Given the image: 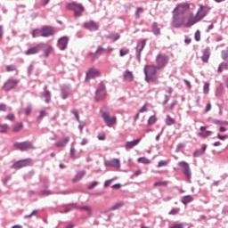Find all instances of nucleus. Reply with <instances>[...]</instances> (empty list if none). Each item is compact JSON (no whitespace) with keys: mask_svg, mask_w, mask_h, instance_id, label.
<instances>
[{"mask_svg":"<svg viewBox=\"0 0 228 228\" xmlns=\"http://www.w3.org/2000/svg\"><path fill=\"white\" fill-rule=\"evenodd\" d=\"M43 117H47V112L45 110H41L40 111V115L39 117L37 118L38 120H42V118Z\"/></svg>","mask_w":228,"mask_h":228,"instance_id":"nucleus-50","label":"nucleus"},{"mask_svg":"<svg viewBox=\"0 0 228 228\" xmlns=\"http://www.w3.org/2000/svg\"><path fill=\"white\" fill-rule=\"evenodd\" d=\"M190 10V4L188 3H181L176 5V7L173 11V20L175 19H179V15H184L186 12Z\"/></svg>","mask_w":228,"mask_h":228,"instance_id":"nucleus-3","label":"nucleus"},{"mask_svg":"<svg viewBox=\"0 0 228 228\" xmlns=\"http://www.w3.org/2000/svg\"><path fill=\"white\" fill-rule=\"evenodd\" d=\"M39 195H40V197H42V196H44V195H51V191H45V190H44V191H42L39 192Z\"/></svg>","mask_w":228,"mask_h":228,"instance_id":"nucleus-55","label":"nucleus"},{"mask_svg":"<svg viewBox=\"0 0 228 228\" xmlns=\"http://www.w3.org/2000/svg\"><path fill=\"white\" fill-rule=\"evenodd\" d=\"M14 147L19 151H29V149H35V146L28 142H14Z\"/></svg>","mask_w":228,"mask_h":228,"instance_id":"nucleus-7","label":"nucleus"},{"mask_svg":"<svg viewBox=\"0 0 228 228\" xmlns=\"http://www.w3.org/2000/svg\"><path fill=\"white\" fill-rule=\"evenodd\" d=\"M31 165V159H25L20 161L15 162L12 168L19 169V168H24V167H29Z\"/></svg>","mask_w":228,"mask_h":228,"instance_id":"nucleus-9","label":"nucleus"},{"mask_svg":"<svg viewBox=\"0 0 228 228\" xmlns=\"http://www.w3.org/2000/svg\"><path fill=\"white\" fill-rule=\"evenodd\" d=\"M147 44V40L142 39L136 46V56L138 60H140L142 56V51L145 48V45Z\"/></svg>","mask_w":228,"mask_h":228,"instance_id":"nucleus-14","label":"nucleus"},{"mask_svg":"<svg viewBox=\"0 0 228 228\" xmlns=\"http://www.w3.org/2000/svg\"><path fill=\"white\" fill-rule=\"evenodd\" d=\"M17 85H19V80L9 79L4 83L3 88L5 90V92H10V90L16 88Z\"/></svg>","mask_w":228,"mask_h":228,"instance_id":"nucleus-10","label":"nucleus"},{"mask_svg":"<svg viewBox=\"0 0 228 228\" xmlns=\"http://www.w3.org/2000/svg\"><path fill=\"white\" fill-rule=\"evenodd\" d=\"M102 118L108 127H111L114 124H117V117L110 116L109 112H103Z\"/></svg>","mask_w":228,"mask_h":228,"instance_id":"nucleus-8","label":"nucleus"},{"mask_svg":"<svg viewBox=\"0 0 228 228\" xmlns=\"http://www.w3.org/2000/svg\"><path fill=\"white\" fill-rule=\"evenodd\" d=\"M182 202L186 206V204L193 202V197H191V195H186L182 199Z\"/></svg>","mask_w":228,"mask_h":228,"instance_id":"nucleus-29","label":"nucleus"},{"mask_svg":"<svg viewBox=\"0 0 228 228\" xmlns=\"http://www.w3.org/2000/svg\"><path fill=\"white\" fill-rule=\"evenodd\" d=\"M209 10H211V8H209V6L208 5H200V9L198 10L196 15V19H198V22H200V20H202L203 17H206L208 15V13H209Z\"/></svg>","mask_w":228,"mask_h":228,"instance_id":"nucleus-6","label":"nucleus"},{"mask_svg":"<svg viewBox=\"0 0 228 228\" xmlns=\"http://www.w3.org/2000/svg\"><path fill=\"white\" fill-rule=\"evenodd\" d=\"M143 12V7H138L135 12L136 19H140V14Z\"/></svg>","mask_w":228,"mask_h":228,"instance_id":"nucleus-43","label":"nucleus"},{"mask_svg":"<svg viewBox=\"0 0 228 228\" xmlns=\"http://www.w3.org/2000/svg\"><path fill=\"white\" fill-rule=\"evenodd\" d=\"M0 133H8V125L7 124H0Z\"/></svg>","mask_w":228,"mask_h":228,"instance_id":"nucleus-41","label":"nucleus"},{"mask_svg":"<svg viewBox=\"0 0 228 228\" xmlns=\"http://www.w3.org/2000/svg\"><path fill=\"white\" fill-rule=\"evenodd\" d=\"M221 56L223 58V60H227L228 59V52L226 50H223L221 52Z\"/></svg>","mask_w":228,"mask_h":228,"instance_id":"nucleus-47","label":"nucleus"},{"mask_svg":"<svg viewBox=\"0 0 228 228\" xmlns=\"http://www.w3.org/2000/svg\"><path fill=\"white\" fill-rule=\"evenodd\" d=\"M44 47L43 44H39L37 46H33L30 49H28L27 52H25V54L27 56H31L33 54H37V53H40V49Z\"/></svg>","mask_w":228,"mask_h":228,"instance_id":"nucleus-13","label":"nucleus"},{"mask_svg":"<svg viewBox=\"0 0 228 228\" xmlns=\"http://www.w3.org/2000/svg\"><path fill=\"white\" fill-rule=\"evenodd\" d=\"M80 209L82 211H86V213H88V216H92V208L86 206V207H80Z\"/></svg>","mask_w":228,"mask_h":228,"instance_id":"nucleus-37","label":"nucleus"},{"mask_svg":"<svg viewBox=\"0 0 228 228\" xmlns=\"http://www.w3.org/2000/svg\"><path fill=\"white\" fill-rule=\"evenodd\" d=\"M44 56L47 58L51 53H53V46L51 45H44Z\"/></svg>","mask_w":228,"mask_h":228,"instance_id":"nucleus-23","label":"nucleus"},{"mask_svg":"<svg viewBox=\"0 0 228 228\" xmlns=\"http://www.w3.org/2000/svg\"><path fill=\"white\" fill-rule=\"evenodd\" d=\"M157 120L158 118H156V116L150 117V118L148 119V126H152V124H156Z\"/></svg>","mask_w":228,"mask_h":228,"instance_id":"nucleus-40","label":"nucleus"},{"mask_svg":"<svg viewBox=\"0 0 228 228\" xmlns=\"http://www.w3.org/2000/svg\"><path fill=\"white\" fill-rule=\"evenodd\" d=\"M0 111H6V104L4 103L0 104Z\"/></svg>","mask_w":228,"mask_h":228,"instance_id":"nucleus-63","label":"nucleus"},{"mask_svg":"<svg viewBox=\"0 0 228 228\" xmlns=\"http://www.w3.org/2000/svg\"><path fill=\"white\" fill-rule=\"evenodd\" d=\"M69 206L73 209H81V207L77 206V204H76V203H71V204H69Z\"/></svg>","mask_w":228,"mask_h":228,"instance_id":"nucleus-59","label":"nucleus"},{"mask_svg":"<svg viewBox=\"0 0 228 228\" xmlns=\"http://www.w3.org/2000/svg\"><path fill=\"white\" fill-rule=\"evenodd\" d=\"M167 182H157L154 183V186H167Z\"/></svg>","mask_w":228,"mask_h":228,"instance_id":"nucleus-52","label":"nucleus"},{"mask_svg":"<svg viewBox=\"0 0 228 228\" xmlns=\"http://www.w3.org/2000/svg\"><path fill=\"white\" fill-rule=\"evenodd\" d=\"M138 163H142V165H150L151 160L145 157L139 158L137 159Z\"/></svg>","mask_w":228,"mask_h":228,"instance_id":"nucleus-32","label":"nucleus"},{"mask_svg":"<svg viewBox=\"0 0 228 228\" xmlns=\"http://www.w3.org/2000/svg\"><path fill=\"white\" fill-rule=\"evenodd\" d=\"M69 91L62 92V99H67V97H69Z\"/></svg>","mask_w":228,"mask_h":228,"instance_id":"nucleus-60","label":"nucleus"},{"mask_svg":"<svg viewBox=\"0 0 228 228\" xmlns=\"http://www.w3.org/2000/svg\"><path fill=\"white\" fill-rule=\"evenodd\" d=\"M104 97H106L105 91H96L95 101H102Z\"/></svg>","mask_w":228,"mask_h":228,"instance_id":"nucleus-27","label":"nucleus"},{"mask_svg":"<svg viewBox=\"0 0 228 228\" xmlns=\"http://www.w3.org/2000/svg\"><path fill=\"white\" fill-rule=\"evenodd\" d=\"M126 54H129V49L128 48H122L119 50V55L121 57L126 56Z\"/></svg>","mask_w":228,"mask_h":228,"instance_id":"nucleus-38","label":"nucleus"},{"mask_svg":"<svg viewBox=\"0 0 228 228\" xmlns=\"http://www.w3.org/2000/svg\"><path fill=\"white\" fill-rule=\"evenodd\" d=\"M97 184H99L98 182H94L92 184H90L88 186V190H94V188H95V186H97Z\"/></svg>","mask_w":228,"mask_h":228,"instance_id":"nucleus-58","label":"nucleus"},{"mask_svg":"<svg viewBox=\"0 0 228 228\" xmlns=\"http://www.w3.org/2000/svg\"><path fill=\"white\" fill-rule=\"evenodd\" d=\"M41 35H42V30L40 29H35L32 31L33 38H37V37H41Z\"/></svg>","mask_w":228,"mask_h":228,"instance_id":"nucleus-39","label":"nucleus"},{"mask_svg":"<svg viewBox=\"0 0 228 228\" xmlns=\"http://www.w3.org/2000/svg\"><path fill=\"white\" fill-rule=\"evenodd\" d=\"M69 143V137H62L61 141L55 142V147H65Z\"/></svg>","mask_w":228,"mask_h":228,"instance_id":"nucleus-22","label":"nucleus"},{"mask_svg":"<svg viewBox=\"0 0 228 228\" xmlns=\"http://www.w3.org/2000/svg\"><path fill=\"white\" fill-rule=\"evenodd\" d=\"M167 165H168V162H167L165 160H161L158 164V168H161V167H167Z\"/></svg>","mask_w":228,"mask_h":228,"instance_id":"nucleus-49","label":"nucleus"},{"mask_svg":"<svg viewBox=\"0 0 228 228\" xmlns=\"http://www.w3.org/2000/svg\"><path fill=\"white\" fill-rule=\"evenodd\" d=\"M54 35V28L52 27H44L41 29L40 37H53Z\"/></svg>","mask_w":228,"mask_h":228,"instance_id":"nucleus-15","label":"nucleus"},{"mask_svg":"<svg viewBox=\"0 0 228 228\" xmlns=\"http://www.w3.org/2000/svg\"><path fill=\"white\" fill-rule=\"evenodd\" d=\"M124 79L125 81H129V82L133 81V79H134V76L133 75V72L126 69L124 73Z\"/></svg>","mask_w":228,"mask_h":228,"instance_id":"nucleus-21","label":"nucleus"},{"mask_svg":"<svg viewBox=\"0 0 228 228\" xmlns=\"http://www.w3.org/2000/svg\"><path fill=\"white\" fill-rule=\"evenodd\" d=\"M37 213H38V211L33 210L30 215L25 216L24 218H31V216H35V215H37Z\"/></svg>","mask_w":228,"mask_h":228,"instance_id":"nucleus-57","label":"nucleus"},{"mask_svg":"<svg viewBox=\"0 0 228 228\" xmlns=\"http://www.w3.org/2000/svg\"><path fill=\"white\" fill-rule=\"evenodd\" d=\"M216 97H222L224 95V84H220L216 90Z\"/></svg>","mask_w":228,"mask_h":228,"instance_id":"nucleus-28","label":"nucleus"},{"mask_svg":"<svg viewBox=\"0 0 228 228\" xmlns=\"http://www.w3.org/2000/svg\"><path fill=\"white\" fill-rule=\"evenodd\" d=\"M6 72H15L17 71V66L15 65H9V66H6Z\"/></svg>","mask_w":228,"mask_h":228,"instance_id":"nucleus-36","label":"nucleus"},{"mask_svg":"<svg viewBox=\"0 0 228 228\" xmlns=\"http://www.w3.org/2000/svg\"><path fill=\"white\" fill-rule=\"evenodd\" d=\"M175 104H177V102H173L169 106L166 108V110L169 111L172 110L175 108Z\"/></svg>","mask_w":228,"mask_h":228,"instance_id":"nucleus-53","label":"nucleus"},{"mask_svg":"<svg viewBox=\"0 0 228 228\" xmlns=\"http://www.w3.org/2000/svg\"><path fill=\"white\" fill-rule=\"evenodd\" d=\"M152 30H153V33L154 35H159L161 33V30L158 27V23H153L152 25Z\"/></svg>","mask_w":228,"mask_h":228,"instance_id":"nucleus-33","label":"nucleus"},{"mask_svg":"<svg viewBox=\"0 0 228 228\" xmlns=\"http://www.w3.org/2000/svg\"><path fill=\"white\" fill-rule=\"evenodd\" d=\"M70 156L73 158V159H76L77 157H76V149L71 148L70 149Z\"/></svg>","mask_w":228,"mask_h":228,"instance_id":"nucleus-54","label":"nucleus"},{"mask_svg":"<svg viewBox=\"0 0 228 228\" xmlns=\"http://www.w3.org/2000/svg\"><path fill=\"white\" fill-rule=\"evenodd\" d=\"M158 67L154 65L145 66L144 74L145 81L151 83V81H156V75L158 74Z\"/></svg>","mask_w":228,"mask_h":228,"instance_id":"nucleus-2","label":"nucleus"},{"mask_svg":"<svg viewBox=\"0 0 228 228\" xmlns=\"http://www.w3.org/2000/svg\"><path fill=\"white\" fill-rule=\"evenodd\" d=\"M99 76H101V71H99V69H89V71L86 74L87 79H92V78L97 77Z\"/></svg>","mask_w":228,"mask_h":228,"instance_id":"nucleus-18","label":"nucleus"},{"mask_svg":"<svg viewBox=\"0 0 228 228\" xmlns=\"http://www.w3.org/2000/svg\"><path fill=\"white\" fill-rule=\"evenodd\" d=\"M178 165L183 169V174H185L187 179H191V171H190V165L185 161L179 162Z\"/></svg>","mask_w":228,"mask_h":228,"instance_id":"nucleus-12","label":"nucleus"},{"mask_svg":"<svg viewBox=\"0 0 228 228\" xmlns=\"http://www.w3.org/2000/svg\"><path fill=\"white\" fill-rule=\"evenodd\" d=\"M166 124L167 126H174V124H175V119L172 118L170 116H167Z\"/></svg>","mask_w":228,"mask_h":228,"instance_id":"nucleus-34","label":"nucleus"},{"mask_svg":"<svg viewBox=\"0 0 228 228\" xmlns=\"http://www.w3.org/2000/svg\"><path fill=\"white\" fill-rule=\"evenodd\" d=\"M85 29H88L89 31H97L99 29V23L90 20L84 23Z\"/></svg>","mask_w":228,"mask_h":228,"instance_id":"nucleus-11","label":"nucleus"},{"mask_svg":"<svg viewBox=\"0 0 228 228\" xmlns=\"http://www.w3.org/2000/svg\"><path fill=\"white\" fill-rule=\"evenodd\" d=\"M140 142H142V137L138 138L136 140L131 141V142H127L125 145L126 149H133L134 147H136V145H138V143H140Z\"/></svg>","mask_w":228,"mask_h":228,"instance_id":"nucleus-20","label":"nucleus"},{"mask_svg":"<svg viewBox=\"0 0 228 228\" xmlns=\"http://www.w3.org/2000/svg\"><path fill=\"white\" fill-rule=\"evenodd\" d=\"M183 224H175L173 226H171L170 228H183Z\"/></svg>","mask_w":228,"mask_h":228,"instance_id":"nucleus-64","label":"nucleus"},{"mask_svg":"<svg viewBox=\"0 0 228 228\" xmlns=\"http://www.w3.org/2000/svg\"><path fill=\"white\" fill-rule=\"evenodd\" d=\"M23 127H24V124H22V123H16L12 126V131H13V133H19V131H20Z\"/></svg>","mask_w":228,"mask_h":228,"instance_id":"nucleus-30","label":"nucleus"},{"mask_svg":"<svg viewBox=\"0 0 228 228\" xmlns=\"http://www.w3.org/2000/svg\"><path fill=\"white\" fill-rule=\"evenodd\" d=\"M98 140H106V134H98Z\"/></svg>","mask_w":228,"mask_h":228,"instance_id":"nucleus-61","label":"nucleus"},{"mask_svg":"<svg viewBox=\"0 0 228 228\" xmlns=\"http://www.w3.org/2000/svg\"><path fill=\"white\" fill-rule=\"evenodd\" d=\"M209 56H211V53L209 52V49H206L201 57L202 61L204 63H208V61H209Z\"/></svg>","mask_w":228,"mask_h":228,"instance_id":"nucleus-26","label":"nucleus"},{"mask_svg":"<svg viewBox=\"0 0 228 228\" xmlns=\"http://www.w3.org/2000/svg\"><path fill=\"white\" fill-rule=\"evenodd\" d=\"M106 53V49H104L102 46H99L98 49L96 50V54H104Z\"/></svg>","mask_w":228,"mask_h":228,"instance_id":"nucleus-44","label":"nucleus"},{"mask_svg":"<svg viewBox=\"0 0 228 228\" xmlns=\"http://www.w3.org/2000/svg\"><path fill=\"white\" fill-rule=\"evenodd\" d=\"M194 38H195L196 42H200V30L196 31V33L194 35Z\"/></svg>","mask_w":228,"mask_h":228,"instance_id":"nucleus-48","label":"nucleus"},{"mask_svg":"<svg viewBox=\"0 0 228 228\" xmlns=\"http://www.w3.org/2000/svg\"><path fill=\"white\" fill-rule=\"evenodd\" d=\"M169 60L170 58L168 57V55L165 53L158 54L156 57L157 69H165V67H167V65L168 64Z\"/></svg>","mask_w":228,"mask_h":228,"instance_id":"nucleus-5","label":"nucleus"},{"mask_svg":"<svg viewBox=\"0 0 228 228\" xmlns=\"http://www.w3.org/2000/svg\"><path fill=\"white\" fill-rule=\"evenodd\" d=\"M204 94H209V83H205L203 86Z\"/></svg>","mask_w":228,"mask_h":228,"instance_id":"nucleus-46","label":"nucleus"},{"mask_svg":"<svg viewBox=\"0 0 228 228\" xmlns=\"http://www.w3.org/2000/svg\"><path fill=\"white\" fill-rule=\"evenodd\" d=\"M86 175V171H79L73 178V183H77V181H81V179H83V177H85Z\"/></svg>","mask_w":228,"mask_h":228,"instance_id":"nucleus-25","label":"nucleus"},{"mask_svg":"<svg viewBox=\"0 0 228 228\" xmlns=\"http://www.w3.org/2000/svg\"><path fill=\"white\" fill-rule=\"evenodd\" d=\"M7 120H15V116L13 114H8L7 115Z\"/></svg>","mask_w":228,"mask_h":228,"instance_id":"nucleus-62","label":"nucleus"},{"mask_svg":"<svg viewBox=\"0 0 228 228\" xmlns=\"http://www.w3.org/2000/svg\"><path fill=\"white\" fill-rule=\"evenodd\" d=\"M197 22H199L197 16L193 14V12H188L181 18H175V20H173V26L174 28H181V26L191 28V26H194Z\"/></svg>","mask_w":228,"mask_h":228,"instance_id":"nucleus-1","label":"nucleus"},{"mask_svg":"<svg viewBox=\"0 0 228 228\" xmlns=\"http://www.w3.org/2000/svg\"><path fill=\"white\" fill-rule=\"evenodd\" d=\"M122 206H124V202L116 203L112 208H110V211H115L119 208H122Z\"/></svg>","mask_w":228,"mask_h":228,"instance_id":"nucleus-35","label":"nucleus"},{"mask_svg":"<svg viewBox=\"0 0 228 228\" xmlns=\"http://www.w3.org/2000/svg\"><path fill=\"white\" fill-rule=\"evenodd\" d=\"M200 131L198 135L200 136V138H208V136H211L213 134V132L211 131H206L208 129V126H200Z\"/></svg>","mask_w":228,"mask_h":228,"instance_id":"nucleus-17","label":"nucleus"},{"mask_svg":"<svg viewBox=\"0 0 228 228\" xmlns=\"http://www.w3.org/2000/svg\"><path fill=\"white\" fill-rule=\"evenodd\" d=\"M67 10H70L71 12H74L75 17H81L83 15V12H85V6H83L81 4L72 2L66 5Z\"/></svg>","mask_w":228,"mask_h":228,"instance_id":"nucleus-4","label":"nucleus"},{"mask_svg":"<svg viewBox=\"0 0 228 228\" xmlns=\"http://www.w3.org/2000/svg\"><path fill=\"white\" fill-rule=\"evenodd\" d=\"M69 45V37H63L59 39V48L61 51H65L67 49V45Z\"/></svg>","mask_w":228,"mask_h":228,"instance_id":"nucleus-16","label":"nucleus"},{"mask_svg":"<svg viewBox=\"0 0 228 228\" xmlns=\"http://www.w3.org/2000/svg\"><path fill=\"white\" fill-rule=\"evenodd\" d=\"M206 149H207V147L204 144L202 146V151H194V154H193L194 158H199V156H202V154H204V152H206Z\"/></svg>","mask_w":228,"mask_h":228,"instance_id":"nucleus-31","label":"nucleus"},{"mask_svg":"<svg viewBox=\"0 0 228 228\" xmlns=\"http://www.w3.org/2000/svg\"><path fill=\"white\" fill-rule=\"evenodd\" d=\"M107 167H113L114 168H120V160L118 159H113L106 162Z\"/></svg>","mask_w":228,"mask_h":228,"instance_id":"nucleus-19","label":"nucleus"},{"mask_svg":"<svg viewBox=\"0 0 228 228\" xmlns=\"http://www.w3.org/2000/svg\"><path fill=\"white\" fill-rule=\"evenodd\" d=\"M31 106H28L26 109H24L23 113H25L27 117H29V115H31Z\"/></svg>","mask_w":228,"mask_h":228,"instance_id":"nucleus-45","label":"nucleus"},{"mask_svg":"<svg viewBox=\"0 0 228 228\" xmlns=\"http://www.w3.org/2000/svg\"><path fill=\"white\" fill-rule=\"evenodd\" d=\"M179 211H180L179 208H173V209L169 212V215H173V216L179 215Z\"/></svg>","mask_w":228,"mask_h":228,"instance_id":"nucleus-51","label":"nucleus"},{"mask_svg":"<svg viewBox=\"0 0 228 228\" xmlns=\"http://www.w3.org/2000/svg\"><path fill=\"white\" fill-rule=\"evenodd\" d=\"M71 113L76 117L77 122H79V114L77 113V110H72Z\"/></svg>","mask_w":228,"mask_h":228,"instance_id":"nucleus-56","label":"nucleus"},{"mask_svg":"<svg viewBox=\"0 0 228 228\" xmlns=\"http://www.w3.org/2000/svg\"><path fill=\"white\" fill-rule=\"evenodd\" d=\"M41 97L43 99H45V102L46 103L51 102V92L50 91L45 90V92H43L41 94Z\"/></svg>","mask_w":228,"mask_h":228,"instance_id":"nucleus-24","label":"nucleus"},{"mask_svg":"<svg viewBox=\"0 0 228 228\" xmlns=\"http://www.w3.org/2000/svg\"><path fill=\"white\" fill-rule=\"evenodd\" d=\"M108 38H111L113 42H117V40L120 38V36L118 34H111L110 36L108 37Z\"/></svg>","mask_w":228,"mask_h":228,"instance_id":"nucleus-42","label":"nucleus"}]
</instances>
